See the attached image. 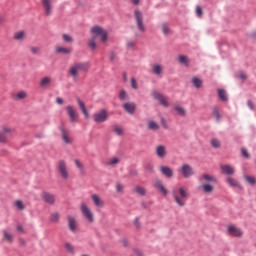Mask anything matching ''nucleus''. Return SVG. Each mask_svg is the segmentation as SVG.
Masks as SVG:
<instances>
[{"mask_svg":"<svg viewBox=\"0 0 256 256\" xmlns=\"http://www.w3.org/2000/svg\"><path fill=\"white\" fill-rule=\"evenodd\" d=\"M91 33L93 36L88 40V47L92 51H95V49H97V37H100L101 43L109 41V34L107 33V30L101 28V26L92 27Z\"/></svg>","mask_w":256,"mask_h":256,"instance_id":"f257e3e1","label":"nucleus"},{"mask_svg":"<svg viewBox=\"0 0 256 256\" xmlns=\"http://www.w3.org/2000/svg\"><path fill=\"white\" fill-rule=\"evenodd\" d=\"M89 71V63L76 62L69 66L68 75L73 79V81L79 80V75L81 73H87Z\"/></svg>","mask_w":256,"mask_h":256,"instance_id":"f03ea898","label":"nucleus"},{"mask_svg":"<svg viewBox=\"0 0 256 256\" xmlns=\"http://www.w3.org/2000/svg\"><path fill=\"white\" fill-rule=\"evenodd\" d=\"M172 196L176 204L179 205V207H185V201H187L189 197V193H187V190L185 188H174L172 190Z\"/></svg>","mask_w":256,"mask_h":256,"instance_id":"7ed1b4c3","label":"nucleus"},{"mask_svg":"<svg viewBox=\"0 0 256 256\" xmlns=\"http://www.w3.org/2000/svg\"><path fill=\"white\" fill-rule=\"evenodd\" d=\"M57 171H58V175L64 181H67V179H69V177H71V173L69 172V167L67 166V162L65 160L58 161Z\"/></svg>","mask_w":256,"mask_h":256,"instance_id":"20e7f679","label":"nucleus"},{"mask_svg":"<svg viewBox=\"0 0 256 256\" xmlns=\"http://www.w3.org/2000/svg\"><path fill=\"white\" fill-rule=\"evenodd\" d=\"M15 129L9 126H2L0 132V143H9V138L13 136Z\"/></svg>","mask_w":256,"mask_h":256,"instance_id":"39448f33","label":"nucleus"},{"mask_svg":"<svg viewBox=\"0 0 256 256\" xmlns=\"http://www.w3.org/2000/svg\"><path fill=\"white\" fill-rule=\"evenodd\" d=\"M80 211L83 215V217L88 221V223H93L95 221V218L93 216V211H91V208L87 206V203L82 202L80 205Z\"/></svg>","mask_w":256,"mask_h":256,"instance_id":"423d86ee","label":"nucleus"},{"mask_svg":"<svg viewBox=\"0 0 256 256\" xmlns=\"http://www.w3.org/2000/svg\"><path fill=\"white\" fill-rule=\"evenodd\" d=\"M178 173H181L185 179H189V177H193L195 175L193 167H191L189 164H182L178 169Z\"/></svg>","mask_w":256,"mask_h":256,"instance_id":"0eeeda50","label":"nucleus"},{"mask_svg":"<svg viewBox=\"0 0 256 256\" xmlns=\"http://www.w3.org/2000/svg\"><path fill=\"white\" fill-rule=\"evenodd\" d=\"M93 119L95 123H105L107 119H109V113L105 109H101L100 111L93 114Z\"/></svg>","mask_w":256,"mask_h":256,"instance_id":"6e6552de","label":"nucleus"},{"mask_svg":"<svg viewBox=\"0 0 256 256\" xmlns=\"http://www.w3.org/2000/svg\"><path fill=\"white\" fill-rule=\"evenodd\" d=\"M65 111L70 119V122L77 123V119H79V113H77V110H75V107L68 105L66 106Z\"/></svg>","mask_w":256,"mask_h":256,"instance_id":"1a4fd4ad","label":"nucleus"},{"mask_svg":"<svg viewBox=\"0 0 256 256\" xmlns=\"http://www.w3.org/2000/svg\"><path fill=\"white\" fill-rule=\"evenodd\" d=\"M134 16L136 19V25L142 33H145V24H143V13L139 10H135Z\"/></svg>","mask_w":256,"mask_h":256,"instance_id":"9d476101","label":"nucleus"},{"mask_svg":"<svg viewBox=\"0 0 256 256\" xmlns=\"http://www.w3.org/2000/svg\"><path fill=\"white\" fill-rule=\"evenodd\" d=\"M42 5L44 8V12L46 17H49V15H52L53 13V0H42Z\"/></svg>","mask_w":256,"mask_h":256,"instance_id":"9b49d317","label":"nucleus"},{"mask_svg":"<svg viewBox=\"0 0 256 256\" xmlns=\"http://www.w3.org/2000/svg\"><path fill=\"white\" fill-rule=\"evenodd\" d=\"M41 198L43 199L44 203H48V205H55V195L49 192H43L41 194Z\"/></svg>","mask_w":256,"mask_h":256,"instance_id":"f8f14e48","label":"nucleus"},{"mask_svg":"<svg viewBox=\"0 0 256 256\" xmlns=\"http://www.w3.org/2000/svg\"><path fill=\"white\" fill-rule=\"evenodd\" d=\"M61 134H62V141L66 145H71V143H73V138H71V135L69 134V130L65 128H61Z\"/></svg>","mask_w":256,"mask_h":256,"instance_id":"ddd939ff","label":"nucleus"},{"mask_svg":"<svg viewBox=\"0 0 256 256\" xmlns=\"http://www.w3.org/2000/svg\"><path fill=\"white\" fill-rule=\"evenodd\" d=\"M152 95L154 99H156L157 101H159V103L163 105V107H169V102H167V98H165V96H163L161 93L154 91Z\"/></svg>","mask_w":256,"mask_h":256,"instance_id":"4468645a","label":"nucleus"},{"mask_svg":"<svg viewBox=\"0 0 256 256\" xmlns=\"http://www.w3.org/2000/svg\"><path fill=\"white\" fill-rule=\"evenodd\" d=\"M68 227L72 233H77L78 224L77 219L73 216L68 217Z\"/></svg>","mask_w":256,"mask_h":256,"instance_id":"2eb2a0df","label":"nucleus"},{"mask_svg":"<svg viewBox=\"0 0 256 256\" xmlns=\"http://www.w3.org/2000/svg\"><path fill=\"white\" fill-rule=\"evenodd\" d=\"M228 233L232 237H241L243 235V232L241 231V229L233 225L228 226Z\"/></svg>","mask_w":256,"mask_h":256,"instance_id":"dca6fc26","label":"nucleus"},{"mask_svg":"<svg viewBox=\"0 0 256 256\" xmlns=\"http://www.w3.org/2000/svg\"><path fill=\"white\" fill-rule=\"evenodd\" d=\"M123 109L130 115H133V113H135V109H137V105L134 102H126L123 105Z\"/></svg>","mask_w":256,"mask_h":256,"instance_id":"f3484780","label":"nucleus"},{"mask_svg":"<svg viewBox=\"0 0 256 256\" xmlns=\"http://www.w3.org/2000/svg\"><path fill=\"white\" fill-rule=\"evenodd\" d=\"M55 51L56 53H58V55H71V53L73 52L71 48H67L64 46H56Z\"/></svg>","mask_w":256,"mask_h":256,"instance_id":"a211bd4d","label":"nucleus"},{"mask_svg":"<svg viewBox=\"0 0 256 256\" xmlns=\"http://www.w3.org/2000/svg\"><path fill=\"white\" fill-rule=\"evenodd\" d=\"M159 169L162 175H164L168 179H171L173 177V169L169 168L168 166H160Z\"/></svg>","mask_w":256,"mask_h":256,"instance_id":"6ab92c4d","label":"nucleus"},{"mask_svg":"<svg viewBox=\"0 0 256 256\" xmlns=\"http://www.w3.org/2000/svg\"><path fill=\"white\" fill-rule=\"evenodd\" d=\"M154 187L158 189L162 193V195L167 196V189L165 188L161 180H155Z\"/></svg>","mask_w":256,"mask_h":256,"instance_id":"aec40b11","label":"nucleus"},{"mask_svg":"<svg viewBox=\"0 0 256 256\" xmlns=\"http://www.w3.org/2000/svg\"><path fill=\"white\" fill-rule=\"evenodd\" d=\"M156 155L160 159H163L167 155V148L163 145H159L156 147Z\"/></svg>","mask_w":256,"mask_h":256,"instance_id":"412c9836","label":"nucleus"},{"mask_svg":"<svg viewBox=\"0 0 256 256\" xmlns=\"http://www.w3.org/2000/svg\"><path fill=\"white\" fill-rule=\"evenodd\" d=\"M28 95L25 91H19L12 95V99L14 101H23V99H27Z\"/></svg>","mask_w":256,"mask_h":256,"instance_id":"4be33fe9","label":"nucleus"},{"mask_svg":"<svg viewBox=\"0 0 256 256\" xmlns=\"http://www.w3.org/2000/svg\"><path fill=\"white\" fill-rule=\"evenodd\" d=\"M91 199H92L95 207H103V205H105V202H103L101 197H99V195H97V194H92Z\"/></svg>","mask_w":256,"mask_h":256,"instance_id":"5701e85b","label":"nucleus"},{"mask_svg":"<svg viewBox=\"0 0 256 256\" xmlns=\"http://www.w3.org/2000/svg\"><path fill=\"white\" fill-rule=\"evenodd\" d=\"M178 63L180 65H183L184 67H189V65L191 64V60H189V57L185 55H180L178 56Z\"/></svg>","mask_w":256,"mask_h":256,"instance_id":"b1692460","label":"nucleus"},{"mask_svg":"<svg viewBox=\"0 0 256 256\" xmlns=\"http://www.w3.org/2000/svg\"><path fill=\"white\" fill-rule=\"evenodd\" d=\"M134 193H136V195H139L140 197H145V195H147V190L145 189V187L137 185L134 187Z\"/></svg>","mask_w":256,"mask_h":256,"instance_id":"393cba45","label":"nucleus"},{"mask_svg":"<svg viewBox=\"0 0 256 256\" xmlns=\"http://www.w3.org/2000/svg\"><path fill=\"white\" fill-rule=\"evenodd\" d=\"M77 103L83 113V115L86 117V119H89V112L87 111V107H85V103L81 101V99H77Z\"/></svg>","mask_w":256,"mask_h":256,"instance_id":"a878e982","label":"nucleus"},{"mask_svg":"<svg viewBox=\"0 0 256 256\" xmlns=\"http://www.w3.org/2000/svg\"><path fill=\"white\" fill-rule=\"evenodd\" d=\"M49 85H51V77L47 76L40 80V87H42V89H47Z\"/></svg>","mask_w":256,"mask_h":256,"instance_id":"bb28decb","label":"nucleus"},{"mask_svg":"<svg viewBox=\"0 0 256 256\" xmlns=\"http://www.w3.org/2000/svg\"><path fill=\"white\" fill-rule=\"evenodd\" d=\"M2 235L6 243H13V234H11L9 231L3 230Z\"/></svg>","mask_w":256,"mask_h":256,"instance_id":"cd10ccee","label":"nucleus"},{"mask_svg":"<svg viewBox=\"0 0 256 256\" xmlns=\"http://www.w3.org/2000/svg\"><path fill=\"white\" fill-rule=\"evenodd\" d=\"M221 169L222 173H225V175H233V173H235V170L230 165H223Z\"/></svg>","mask_w":256,"mask_h":256,"instance_id":"c85d7f7f","label":"nucleus"},{"mask_svg":"<svg viewBox=\"0 0 256 256\" xmlns=\"http://www.w3.org/2000/svg\"><path fill=\"white\" fill-rule=\"evenodd\" d=\"M59 219H61L59 212H54L49 216L50 223H59Z\"/></svg>","mask_w":256,"mask_h":256,"instance_id":"c756f323","label":"nucleus"},{"mask_svg":"<svg viewBox=\"0 0 256 256\" xmlns=\"http://www.w3.org/2000/svg\"><path fill=\"white\" fill-rule=\"evenodd\" d=\"M64 249L67 253H70V255H75V246H73V244L69 242L64 243Z\"/></svg>","mask_w":256,"mask_h":256,"instance_id":"7c9ffc66","label":"nucleus"},{"mask_svg":"<svg viewBox=\"0 0 256 256\" xmlns=\"http://www.w3.org/2000/svg\"><path fill=\"white\" fill-rule=\"evenodd\" d=\"M152 73H154V75H161V73H163V66L159 65V64H154L152 65Z\"/></svg>","mask_w":256,"mask_h":256,"instance_id":"2f4dec72","label":"nucleus"},{"mask_svg":"<svg viewBox=\"0 0 256 256\" xmlns=\"http://www.w3.org/2000/svg\"><path fill=\"white\" fill-rule=\"evenodd\" d=\"M174 111H176V113H178L180 117H185V115H187V111H185V108H183V106H174Z\"/></svg>","mask_w":256,"mask_h":256,"instance_id":"473e14b6","label":"nucleus"},{"mask_svg":"<svg viewBox=\"0 0 256 256\" xmlns=\"http://www.w3.org/2000/svg\"><path fill=\"white\" fill-rule=\"evenodd\" d=\"M148 129H150V131H159V124L153 120H149Z\"/></svg>","mask_w":256,"mask_h":256,"instance_id":"72a5a7b5","label":"nucleus"},{"mask_svg":"<svg viewBox=\"0 0 256 256\" xmlns=\"http://www.w3.org/2000/svg\"><path fill=\"white\" fill-rule=\"evenodd\" d=\"M202 179L206 181V183H217L215 177L209 174H203Z\"/></svg>","mask_w":256,"mask_h":256,"instance_id":"f704fd0d","label":"nucleus"},{"mask_svg":"<svg viewBox=\"0 0 256 256\" xmlns=\"http://www.w3.org/2000/svg\"><path fill=\"white\" fill-rule=\"evenodd\" d=\"M118 97L121 101H129V94L124 89L120 90Z\"/></svg>","mask_w":256,"mask_h":256,"instance_id":"c9c22d12","label":"nucleus"},{"mask_svg":"<svg viewBox=\"0 0 256 256\" xmlns=\"http://www.w3.org/2000/svg\"><path fill=\"white\" fill-rule=\"evenodd\" d=\"M15 41H23L25 39V31H18L14 34Z\"/></svg>","mask_w":256,"mask_h":256,"instance_id":"e433bc0d","label":"nucleus"},{"mask_svg":"<svg viewBox=\"0 0 256 256\" xmlns=\"http://www.w3.org/2000/svg\"><path fill=\"white\" fill-rule=\"evenodd\" d=\"M200 188L202 191H204V193H213V186H211V184H203L200 186Z\"/></svg>","mask_w":256,"mask_h":256,"instance_id":"4c0bfd02","label":"nucleus"},{"mask_svg":"<svg viewBox=\"0 0 256 256\" xmlns=\"http://www.w3.org/2000/svg\"><path fill=\"white\" fill-rule=\"evenodd\" d=\"M210 144L214 149H219L221 147V141L217 138H212L210 140Z\"/></svg>","mask_w":256,"mask_h":256,"instance_id":"58836bf2","label":"nucleus"},{"mask_svg":"<svg viewBox=\"0 0 256 256\" xmlns=\"http://www.w3.org/2000/svg\"><path fill=\"white\" fill-rule=\"evenodd\" d=\"M192 83L194 85V87H196L197 89H201L203 82L201 81V79L194 77L192 78Z\"/></svg>","mask_w":256,"mask_h":256,"instance_id":"ea45409f","label":"nucleus"},{"mask_svg":"<svg viewBox=\"0 0 256 256\" xmlns=\"http://www.w3.org/2000/svg\"><path fill=\"white\" fill-rule=\"evenodd\" d=\"M117 163H119V158L114 157V158H110L107 162L106 165L108 167H113V165H117Z\"/></svg>","mask_w":256,"mask_h":256,"instance_id":"a19ab883","label":"nucleus"},{"mask_svg":"<svg viewBox=\"0 0 256 256\" xmlns=\"http://www.w3.org/2000/svg\"><path fill=\"white\" fill-rule=\"evenodd\" d=\"M218 97L221 99V101H227V92L223 89L218 90Z\"/></svg>","mask_w":256,"mask_h":256,"instance_id":"79ce46f5","label":"nucleus"},{"mask_svg":"<svg viewBox=\"0 0 256 256\" xmlns=\"http://www.w3.org/2000/svg\"><path fill=\"white\" fill-rule=\"evenodd\" d=\"M62 40L64 43H73V37L69 34H62Z\"/></svg>","mask_w":256,"mask_h":256,"instance_id":"37998d69","label":"nucleus"},{"mask_svg":"<svg viewBox=\"0 0 256 256\" xmlns=\"http://www.w3.org/2000/svg\"><path fill=\"white\" fill-rule=\"evenodd\" d=\"M135 45H137V41H135V40H128L126 43L127 49H130L131 51H133V49H135Z\"/></svg>","mask_w":256,"mask_h":256,"instance_id":"c03bdc74","label":"nucleus"},{"mask_svg":"<svg viewBox=\"0 0 256 256\" xmlns=\"http://www.w3.org/2000/svg\"><path fill=\"white\" fill-rule=\"evenodd\" d=\"M227 183L230 185V187H239V183L234 178L229 177L227 179Z\"/></svg>","mask_w":256,"mask_h":256,"instance_id":"a18cd8bd","label":"nucleus"},{"mask_svg":"<svg viewBox=\"0 0 256 256\" xmlns=\"http://www.w3.org/2000/svg\"><path fill=\"white\" fill-rule=\"evenodd\" d=\"M14 205L16 208L19 209V211H23V209H25V205L23 204V201H21V200H16L14 202Z\"/></svg>","mask_w":256,"mask_h":256,"instance_id":"49530a36","label":"nucleus"},{"mask_svg":"<svg viewBox=\"0 0 256 256\" xmlns=\"http://www.w3.org/2000/svg\"><path fill=\"white\" fill-rule=\"evenodd\" d=\"M30 52L32 53V55H39L41 53V48L37 46H31Z\"/></svg>","mask_w":256,"mask_h":256,"instance_id":"de8ad7c7","label":"nucleus"},{"mask_svg":"<svg viewBox=\"0 0 256 256\" xmlns=\"http://www.w3.org/2000/svg\"><path fill=\"white\" fill-rule=\"evenodd\" d=\"M245 179L249 185H255L256 183L255 177L253 176H245Z\"/></svg>","mask_w":256,"mask_h":256,"instance_id":"09e8293b","label":"nucleus"},{"mask_svg":"<svg viewBox=\"0 0 256 256\" xmlns=\"http://www.w3.org/2000/svg\"><path fill=\"white\" fill-rule=\"evenodd\" d=\"M213 117H215L216 120H220L221 119V114H219V109L218 108H213Z\"/></svg>","mask_w":256,"mask_h":256,"instance_id":"8fccbe9b","label":"nucleus"},{"mask_svg":"<svg viewBox=\"0 0 256 256\" xmlns=\"http://www.w3.org/2000/svg\"><path fill=\"white\" fill-rule=\"evenodd\" d=\"M74 163H75L76 167L79 169V171H84L85 166L83 165V163H81V161L75 160Z\"/></svg>","mask_w":256,"mask_h":256,"instance_id":"3c124183","label":"nucleus"},{"mask_svg":"<svg viewBox=\"0 0 256 256\" xmlns=\"http://www.w3.org/2000/svg\"><path fill=\"white\" fill-rule=\"evenodd\" d=\"M114 133H116V135H123V128L114 126Z\"/></svg>","mask_w":256,"mask_h":256,"instance_id":"603ef678","label":"nucleus"},{"mask_svg":"<svg viewBox=\"0 0 256 256\" xmlns=\"http://www.w3.org/2000/svg\"><path fill=\"white\" fill-rule=\"evenodd\" d=\"M131 87L132 89H139V86L137 85V79L131 78Z\"/></svg>","mask_w":256,"mask_h":256,"instance_id":"864d4df0","label":"nucleus"},{"mask_svg":"<svg viewBox=\"0 0 256 256\" xmlns=\"http://www.w3.org/2000/svg\"><path fill=\"white\" fill-rule=\"evenodd\" d=\"M162 31H163L164 35H169V26H167L166 24H163Z\"/></svg>","mask_w":256,"mask_h":256,"instance_id":"5fc2aeb1","label":"nucleus"},{"mask_svg":"<svg viewBox=\"0 0 256 256\" xmlns=\"http://www.w3.org/2000/svg\"><path fill=\"white\" fill-rule=\"evenodd\" d=\"M117 193H123V185L121 183L116 184Z\"/></svg>","mask_w":256,"mask_h":256,"instance_id":"6e6d98bb","label":"nucleus"},{"mask_svg":"<svg viewBox=\"0 0 256 256\" xmlns=\"http://www.w3.org/2000/svg\"><path fill=\"white\" fill-rule=\"evenodd\" d=\"M134 225H135L136 229H141V222H139V218H136L134 220Z\"/></svg>","mask_w":256,"mask_h":256,"instance_id":"4d7b16f0","label":"nucleus"},{"mask_svg":"<svg viewBox=\"0 0 256 256\" xmlns=\"http://www.w3.org/2000/svg\"><path fill=\"white\" fill-rule=\"evenodd\" d=\"M196 13L199 17H201V15H203V9H201V6L196 7Z\"/></svg>","mask_w":256,"mask_h":256,"instance_id":"13d9d810","label":"nucleus"},{"mask_svg":"<svg viewBox=\"0 0 256 256\" xmlns=\"http://www.w3.org/2000/svg\"><path fill=\"white\" fill-rule=\"evenodd\" d=\"M145 169H146V171H148V173H153V165L147 164Z\"/></svg>","mask_w":256,"mask_h":256,"instance_id":"bf43d9fd","label":"nucleus"},{"mask_svg":"<svg viewBox=\"0 0 256 256\" xmlns=\"http://www.w3.org/2000/svg\"><path fill=\"white\" fill-rule=\"evenodd\" d=\"M247 105L249 107V109H251L253 111V109H255V106L253 105V102H251V100L247 101Z\"/></svg>","mask_w":256,"mask_h":256,"instance_id":"052dcab7","label":"nucleus"},{"mask_svg":"<svg viewBox=\"0 0 256 256\" xmlns=\"http://www.w3.org/2000/svg\"><path fill=\"white\" fill-rule=\"evenodd\" d=\"M161 123H162V127H164V129H169V126L167 125V122L165 121V119H161Z\"/></svg>","mask_w":256,"mask_h":256,"instance_id":"680f3d73","label":"nucleus"},{"mask_svg":"<svg viewBox=\"0 0 256 256\" xmlns=\"http://www.w3.org/2000/svg\"><path fill=\"white\" fill-rule=\"evenodd\" d=\"M134 253L137 256H143V252H141V250H139V249H134Z\"/></svg>","mask_w":256,"mask_h":256,"instance_id":"e2e57ef3","label":"nucleus"},{"mask_svg":"<svg viewBox=\"0 0 256 256\" xmlns=\"http://www.w3.org/2000/svg\"><path fill=\"white\" fill-rule=\"evenodd\" d=\"M56 103H58V105H63V98L61 97L56 98Z\"/></svg>","mask_w":256,"mask_h":256,"instance_id":"0e129e2a","label":"nucleus"},{"mask_svg":"<svg viewBox=\"0 0 256 256\" xmlns=\"http://www.w3.org/2000/svg\"><path fill=\"white\" fill-rule=\"evenodd\" d=\"M242 155L243 157H249V153L247 152V150H245V148L242 149Z\"/></svg>","mask_w":256,"mask_h":256,"instance_id":"69168bd1","label":"nucleus"},{"mask_svg":"<svg viewBox=\"0 0 256 256\" xmlns=\"http://www.w3.org/2000/svg\"><path fill=\"white\" fill-rule=\"evenodd\" d=\"M239 78H240V79H247V75H245V73L241 72V73L239 74Z\"/></svg>","mask_w":256,"mask_h":256,"instance_id":"338daca9","label":"nucleus"},{"mask_svg":"<svg viewBox=\"0 0 256 256\" xmlns=\"http://www.w3.org/2000/svg\"><path fill=\"white\" fill-rule=\"evenodd\" d=\"M16 229H17V231H20V233H24L23 226L18 225V226L16 227Z\"/></svg>","mask_w":256,"mask_h":256,"instance_id":"774afa93","label":"nucleus"}]
</instances>
